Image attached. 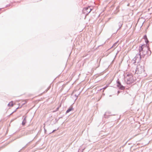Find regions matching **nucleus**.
<instances>
[{
    "label": "nucleus",
    "mask_w": 152,
    "mask_h": 152,
    "mask_svg": "<svg viewBox=\"0 0 152 152\" xmlns=\"http://www.w3.org/2000/svg\"><path fill=\"white\" fill-rule=\"evenodd\" d=\"M143 49V45H142L140 46L139 47V53L136 54V56L134 58L135 59V60H137V59H138L139 60H140L141 58V52L142 51Z\"/></svg>",
    "instance_id": "nucleus-1"
},
{
    "label": "nucleus",
    "mask_w": 152,
    "mask_h": 152,
    "mask_svg": "<svg viewBox=\"0 0 152 152\" xmlns=\"http://www.w3.org/2000/svg\"><path fill=\"white\" fill-rule=\"evenodd\" d=\"M128 78H127L126 83L127 84H130L133 82V77L132 75H127Z\"/></svg>",
    "instance_id": "nucleus-2"
},
{
    "label": "nucleus",
    "mask_w": 152,
    "mask_h": 152,
    "mask_svg": "<svg viewBox=\"0 0 152 152\" xmlns=\"http://www.w3.org/2000/svg\"><path fill=\"white\" fill-rule=\"evenodd\" d=\"M144 70L143 69H142L141 68V66H140V69L139 67H137L135 71V73L137 74H140L142 72H144Z\"/></svg>",
    "instance_id": "nucleus-3"
},
{
    "label": "nucleus",
    "mask_w": 152,
    "mask_h": 152,
    "mask_svg": "<svg viewBox=\"0 0 152 152\" xmlns=\"http://www.w3.org/2000/svg\"><path fill=\"white\" fill-rule=\"evenodd\" d=\"M23 121L22 122V124L23 126H24L26 123V116H23Z\"/></svg>",
    "instance_id": "nucleus-4"
},
{
    "label": "nucleus",
    "mask_w": 152,
    "mask_h": 152,
    "mask_svg": "<svg viewBox=\"0 0 152 152\" xmlns=\"http://www.w3.org/2000/svg\"><path fill=\"white\" fill-rule=\"evenodd\" d=\"M118 26L119 28L117 29L116 32L121 28L123 25V23L122 22L120 21L118 23Z\"/></svg>",
    "instance_id": "nucleus-5"
},
{
    "label": "nucleus",
    "mask_w": 152,
    "mask_h": 152,
    "mask_svg": "<svg viewBox=\"0 0 152 152\" xmlns=\"http://www.w3.org/2000/svg\"><path fill=\"white\" fill-rule=\"evenodd\" d=\"M73 108L72 107H70L68 108V110H66V113H69L72 110H73Z\"/></svg>",
    "instance_id": "nucleus-6"
},
{
    "label": "nucleus",
    "mask_w": 152,
    "mask_h": 152,
    "mask_svg": "<svg viewBox=\"0 0 152 152\" xmlns=\"http://www.w3.org/2000/svg\"><path fill=\"white\" fill-rule=\"evenodd\" d=\"M119 89L123 90L125 89V87L121 84L119 86H118Z\"/></svg>",
    "instance_id": "nucleus-7"
},
{
    "label": "nucleus",
    "mask_w": 152,
    "mask_h": 152,
    "mask_svg": "<svg viewBox=\"0 0 152 152\" xmlns=\"http://www.w3.org/2000/svg\"><path fill=\"white\" fill-rule=\"evenodd\" d=\"M86 10L87 11V12L89 13L91 11V9L89 7H87L86 8Z\"/></svg>",
    "instance_id": "nucleus-8"
},
{
    "label": "nucleus",
    "mask_w": 152,
    "mask_h": 152,
    "mask_svg": "<svg viewBox=\"0 0 152 152\" xmlns=\"http://www.w3.org/2000/svg\"><path fill=\"white\" fill-rule=\"evenodd\" d=\"M116 83H117V86H119L121 84V83L120 82V81L118 79L117 81H116Z\"/></svg>",
    "instance_id": "nucleus-9"
},
{
    "label": "nucleus",
    "mask_w": 152,
    "mask_h": 152,
    "mask_svg": "<svg viewBox=\"0 0 152 152\" xmlns=\"http://www.w3.org/2000/svg\"><path fill=\"white\" fill-rule=\"evenodd\" d=\"M8 106L12 107L13 106L12 101H11L9 102V103L8 104Z\"/></svg>",
    "instance_id": "nucleus-10"
},
{
    "label": "nucleus",
    "mask_w": 152,
    "mask_h": 152,
    "mask_svg": "<svg viewBox=\"0 0 152 152\" xmlns=\"http://www.w3.org/2000/svg\"><path fill=\"white\" fill-rule=\"evenodd\" d=\"M148 51H147L146 52V53H147L148 54H149V52L150 53L149 55H150L151 54V51L148 49Z\"/></svg>",
    "instance_id": "nucleus-11"
},
{
    "label": "nucleus",
    "mask_w": 152,
    "mask_h": 152,
    "mask_svg": "<svg viewBox=\"0 0 152 152\" xmlns=\"http://www.w3.org/2000/svg\"><path fill=\"white\" fill-rule=\"evenodd\" d=\"M118 42V41L115 43L114 44H113V45L111 47V48H112V47H115V46H116Z\"/></svg>",
    "instance_id": "nucleus-12"
},
{
    "label": "nucleus",
    "mask_w": 152,
    "mask_h": 152,
    "mask_svg": "<svg viewBox=\"0 0 152 152\" xmlns=\"http://www.w3.org/2000/svg\"><path fill=\"white\" fill-rule=\"evenodd\" d=\"M145 40L146 44H148V43L149 42V41H148V39H145Z\"/></svg>",
    "instance_id": "nucleus-13"
},
{
    "label": "nucleus",
    "mask_w": 152,
    "mask_h": 152,
    "mask_svg": "<svg viewBox=\"0 0 152 152\" xmlns=\"http://www.w3.org/2000/svg\"><path fill=\"white\" fill-rule=\"evenodd\" d=\"M58 120L59 119L56 118L55 121H54V124H55V123H57Z\"/></svg>",
    "instance_id": "nucleus-14"
},
{
    "label": "nucleus",
    "mask_w": 152,
    "mask_h": 152,
    "mask_svg": "<svg viewBox=\"0 0 152 152\" xmlns=\"http://www.w3.org/2000/svg\"><path fill=\"white\" fill-rule=\"evenodd\" d=\"M106 113H105V114H104V117L105 118H108V116H107L106 115Z\"/></svg>",
    "instance_id": "nucleus-15"
},
{
    "label": "nucleus",
    "mask_w": 152,
    "mask_h": 152,
    "mask_svg": "<svg viewBox=\"0 0 152 152\" xmlns=\"http://www.w3.org/2000/svg\"><path fill=\"white\" fill-rule=\"evenodd\" d=\"M143 38H144L145 39H147V36L146 35L144 36Z\"/></svg>",
    "instance_id": "nucleus-16"
},
{
    "label": "nucleus",
    "mask_w": 152,
    "mask_h": 152,
    "mask_svg": "<svg viewBox=\"0 0 152 152\" xmlns=\"http://www.w3.org/2000/svg\"><path fill=\"white\" fill-rule=\"evenodd\" d=\"M19 108V107H18L13 112H12L11 114H12V113H14V112H15V111H16V110Z\"/></svg>",
    "instance_id": "nucleus-17"
},
{
    "label": "nucleus",
    "mask_w": 152,
    "mask_h": 152,
    "mask_svg": "<svg viewBox=\"0 0 152 152\" xmlns=\"http://www.w3.org/2000/svg\"><path fill=\"white\" fill-rule=\"evenodd\" d=\"M56 131V129L54 130H53V131H52L51 132H50V133H49V134H51V133H53V132H55V131Z\"/></svg>",
    "instance_id": "nucleus-18"
},
{
    "label": "nucleus",
    "mask_w": 152,
    "mask_h": 152,
    "mask_svg": "<svg viewBox=\"0 0 152 152\" xmlns=\"http://www.w3.org/2000/svg\"><path fill=\"white\" fill-rule=\"evenodd\" d=\"M10 5H11V4H7V5H6V6H5V7H8L10 6Z\"/></svg>",
    "instance_id": "nucleus-19"
},
{
    "label": "nucleus",
    "mask_w": 152,
    "mask_h": 152,
    "mask_svg": "<svg viewBox=\"0 0 152 152\" xmlns=\"http://www.w3.org/2000/svg\"><path fill=\"white\" fill-rule=\"evenodd\" d=\"M44 130L45 133H46V131H47L46 129H45V128H44Z\"/></svg>",
    "instance_id": "nucleus-20"
},
{
    "label": "nucleus",
    "mask_w": 152,
    "mask_h": 152,
    "mask_svg": "<svg viewBox=\"0 0 152 152\" xmlns=\"http://www.w3.org/2000/svg\"><path fill=\"white\" fill-rule=\"evenodd\" d=\"M59 108V107H57L56 109V111H58V109Z\"/></svg>",
    "instance_id": "nucleus-21"
},
{
    "label": "nucleus",
    "mask_w": 152,
    "mask_h": 152,
    "mask_svg": "<svg viewBox=\"0 0 152 152\" xmlns=\"http://www.w3.org/2000/svg\"><path fill=\"white\" fill-rule=\"evenodd\" d=\"M75 96L76 97V99H77V96H77L76 94H75Z\"/></svg>",
    "instance_id": "nucleus-22"
},
{
    "label": "nucleus",
    "mask_w": 152,
    "mask_h": 152,
    "mask_svg": "<svg viewBox=\"0 0 152 152\" xmlns=\"http://www.w3.org/2000/svg\"><path fill=\"white\" fill-rule=\"evenodd\" d=\"M27 144H26V145L24 147H23V148H24V147H26V146L27 145Z\"/></svg>",
    "instance_id": "nucleus-23"
},
{
    "label": "nucleus",
    "mask_w": 152,
    "mask_h": 152,
    "mask_svg": "<svg viewBox=\"0 0 152 152\" xmlns=\"http://www.w3.org/2000/svg\"><path fill=\"white\" fill-rule=\"evenodd\" d=\"M119 93H120V91H118V94Z\"/></svg>",
    "instance_id": "nucleus-24"
},
{
    "label": "nucleus",
    "mask_w": 152,
    "mask_h": 152,
    "mask_svg": "<svg viewBox=\"0 0 152 152\" xmlns=\"http://www.w3.org/2000/svg\"><path fill=\"white\" fill-rule=\"evenodd\" d=\"M62 118V117H59L58 119H60V118Z\"/></svg>",
    "instance_id": "nucleus-25"
},
{
    "label": "nucleus",
    "mask_w": 152,
    "mask_h": 152,
    "mask_svg": "<svg viewBox=\"0 0 152 152\" xmlns=\"http://www.w3.org/2000/svg\"><path fill=\"white\" fill-rule=\"evenodd\" d=\"M115 115V114L112 115Z\"/></svg>",
    "instance_id": "nucleus-26"
},
{
    "label": "nucleus",
    "mask_w": 152,
    "mask_h": 152,
    "mask_svg": "<svg viewBox=\"0 0 152 152\" xmlns=\"http://www.w3.org/2000/svg\"><path fill=\"white\" fill-rule=\"evenodd\" d=\"M2 8H0V11L1 10V9H2Z\"/></svg>",
    "instance_id": "nucleus-27"
},
{
    "label": "nucleus",
    "mask_w": 152,
    "mask_h": 152,
    "mask_svg": "<svg viewBox=\"0 0 152 152\" xmlns=\"http://www.w3.org/2000/svg\"><path fill=\"white\" fill-rule=\"evenodd\" d=\"M149 53H149V54H148V55H149Z\"/></svg>",
    "instance_id": "nucleus-28"
},
{
    "label": "nucleus",
    "mask_w": 152,
    "mask_h": 152,
    "mask_svg": "<svg viewBox=\"0 0 152 152\" xmlns=\"http://www.w3.org/2000/svg\"><path fill=\"white\" fill-rule=\"evenodd\" d=\"M34 130V129H33L32 130V131H33Z\"/></svg>",
    "instance_id": "nucleus-29"
},
{
    "label": "nucleus",
    "mask_w": 152,
    "mask_h": 152,
    "mask_svg": "<svg viewBox=\"0 0 152 152\" xmlns=\"http://www.w3.org/2000/svg\"><path fill=\"white\" fill-rule=\"evenodd\" d=\"M78 152H79V151H78ZM81 152H82V151Z\"/></svg>",
    "instance_id": "nucleus-30"
}]
</instances>
